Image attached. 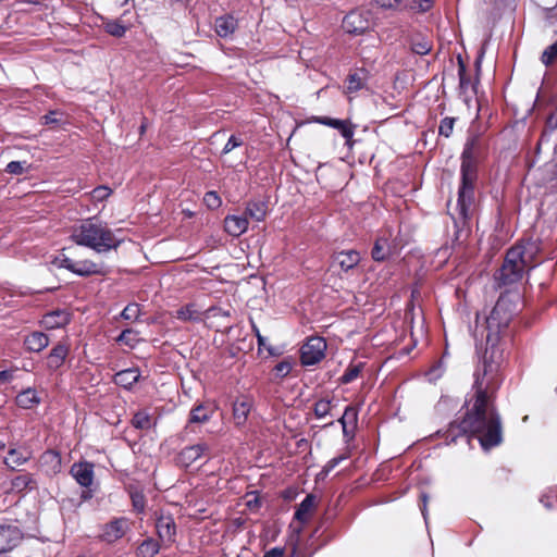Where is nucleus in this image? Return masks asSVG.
I'll return each mask as SVG.
<instances>
[{"instance_id":"f257e3e1","label":"nucleus","mask_w":557,"mask_h":557,"mask_svg":"<svg viewBox=\"0 0 557 557\" xmlns=\"http://www.w3.org/2000/svg\"><path fill=\"white\" fill-rule=\"evenodd\" d=\"M510 315L506 312L503 301L498 300L485 320L486 349L483 356L482 369L475 372L473 388L475 399L472 408L467 411L463 419L457 423L451 422L445 432L448 443H456L458 437L475 435L484 449L502 443V423L499 414L493 404V395L498 389L503 351L497 343L499 334L507 329Z\"/></svg>"},{"instance_id":"f03ea898","label":"nucleus","mask_w":557,"mask_h":557,"mask_svg":"<svg viewBox=\"0 0 557 557\" xmlns=\"http://www.w3.org/2000/svg\"><path fill=\"white\" fill-rule=\"evenodd\" d=\"M483 141L480 135H472L467 139L461 153L460 186L457 203L451 211L448 206L455 226L462 228L468 225L474 213V189L478 180V161L482 154Z\"/></svg>"},{"instance_id":"7ed1b4c3","label":"nucleus","mask_w":557,"mask_h":557,"mask_svg":"<svg viewBox=\"0 0 557 557\" xmlns=\"http://www.w3.org/2000/svg\"><path fill=\"white\" fill-rule=\"evenodd\" d=\"M541 250L536 239H523L511 247L496 275L499 286L511 285L520 281L525 270L535 267V259Z\"/></svg>"},{"instance_id":"20e7f679","label":"nucleus","mask_w":557,"mask_h":557,"mask_svg":"<svg viewBox=\"0 0 557 557\" xmlns=\"http://www.w3.org/2000/svg\"><path fill=\"white\" fill-rule=\"evenodd\" d=\"M71 239L77 245L91 248L97 252L116 249L121 243L110 228L92 220H85L74 227Z\"/></svg>"},{"instance_id":"39448f33","label":"nucleus","mask_w":557,"mask_h":557,"mask_svg":"<svg viewBox=\"0 0 557 557\" xmlns=\"http://www.w3.org/2000/svg\"><path fill=\"white\" fill-rule=\"evenodd\" d=\"M29 373L18 368L14 369H2V384H12L13 391H18L15 396V403L23 409H30L40 403V397L36 389L29 387L27 379Z\"/></svg>"},{"instance_id":"423d86ee","label":"nucleus","mask_w":557,"mask_h":557,"mask_svg":"<svg viewBox=\"0 0 557 557\" xmlns=\"http://www.w3.org/2000/svg\"><path fill=\"white\" fill-rule=\"evenodd\" d=\"M326 343L322 337H310L300 349V360L304 366H313L324 358Z\"/></svg>"},{"instance_id":"0eeeda50","label":"nucleus","mask_w":557,"mask_h":557,"mask_svg":"<svg viewBox=\"0 0 557 557\" xmlns=\"http://www.w3.org/2000/svg\"><path fill=\"white\" fill-rule=\"evenodd\" d=\"M210 450V447L207 443H197L191 446H187L183 448L177 455V463L181 467L188 468L194 462L199 460L202 456H206Z\"/></svg>"},{"instance_id":"6e6552de","label":"nucleus","mask_w":557,"mask_h":557,"mask_svg":"<svg viewBox=\"0 0 557 557\" xmlns=\"http://www.w3.org/2000/svg\"><path fill=\"white\" fill-rule=\"evenodd\" d=\"M129 530L128 520L124 517L115 518L104 524L101 533V539L107 543H114L122 539Z\"/></svg>"},{"instance_id":"1a4fd4ad","label":"nucleus","mask_w":557,"mask_h":557,"mask_svg":"<svg viewBox=\"0 0 557 557\" xmlns=\"http://www.w3.org/2000/svg\"><path fill=\"white\" fill-rule=\"evenodd\" d=\"M361 261L360 253L355 249L342 250L332 256V268H338L347 273L354 270Z\"/></svg>"},{"instance_id":"9d476101","label":"nucleus","mask_w":557,"mask_h":557,"mask_svg":"<svg viewBox=\"0 0 557 557\" xmlns=\"http://www.w3.org/2000/svg\"><path fill=\"white\" fill-rule=\"evenodd\" d=\"M369 27V20L360 11H351L343 18V28L349 34L360 35Z\"/></svg>"},{"instance_id":"9b49d317","label":"nucleus","mask_w":557,"mask_h":557,"mask_svg":"<svg viewBox=\"0 0 557 557\" xmlns=\"http://www.w3.org/2000/svg\"><path fill=\"white\" fill-rule=\"evenodd\" d=\"M253 400L249 396L237 397L233 403V419L237 426L246 423L252 409Z\"/></svg>"},{"instance_id":"f8f14e48","label":"nucleus","mask_w":557,"mask_h":557,"mask_svg":"<svg viewBox=\"0 0 557 557\" xmlns=\"http://www.w3.org/2000/svg\"><path fill=\"white\" fill-rule=\"evenodd\" d=\"M156 529L159 539L165 543L171 544L175 541L176 525L171 516H161L156 522Z\"/></svg>"},{"instance_id":"ddd939ff","label":"nucleus","mask_w":557,"mask_h":557,"mask_svg":"<svg viewBox=\"0 0 557 557\" xmlns=\"http://www.w3.org/2000/svg\"><path fill=\"white\" fill-rule=\"evenodd\" d=\"M342 424L343 436L346 441H350L355 435V430L358 423V411L352 406H347L343 416L338 419Z\"/></svg>"},{"instance_id":"4468645a","label":"nucleus","mask_w":557,"mask_h":557,"mask_svg":"<svg viewBox=\"0 0 557 557\" xmlns=\"http://www.w3.org/2000/svg\"><path fill=\"white\" fill-rule=\"evenodd\" d=\"M317 123L333 127L342 134V136L349 143L354 136V126L347 120L332 119L329 116H317L314 117Z\"/></svg>"},{"instance_id":"2eb2a0df","label":"nucleus","mask_w":557,"mask_h":557,"mask_svg":"<svg viewBox=\"0 0 557 557\" xmlns=\"http://www.w3.org/2000/svg\"><path fill=\"white\" fill-rule=\"evenodd\" d=\"M71 474L76 482L84 486L89 487L94 481V467L89 462H78L71 467Z\"/></svg>"},{"instance_id":"dca6fc26","label":"nucleus","mask_w":557,"mask_h":557,"mask_svg":"<svg viewBox=\"0 0 557 557\" xmlns=\"http://www.w3.org/2000/svg\"><path fill=\"white\" fill-rule=\"evenodd\" d=\"M140 377L141 374L138 368H128L115 373L113 376V382L116 385L131 391L134 385L139 382Z\"/></svg>"},{"instance_id":"f3484780","label":"nucleus","mask_w":557,"mask_h":557,"mask_svg":"<svg viewBox=\"0 0 557 557\" xmlns=\"http://www.w3.org/2000/svg\"><path fill=\"white\" fill-rule=\"evenodd\" d=\"M71 272L79 276L106 274L103 264L96 263L91 260L74 261Z\"/></svg>"},{"instance_id":"a211bd4d","label":"nucleus","mask_w":557,"mask_h":557,"mask_svg":"<svg viewBox=\"0 0 557 557\" xmlns=\"http://www.w3.org/2000/svg\"><path fill=\"white\" fill-rule=\"evenodd\" d=\"M215 412V406L210 403L196 405L191 408L189 413L188 423H206Z\"/></svg>"},{"instance_id":"6ab92c4d","label":"nucleus","mask_w":557,"mask_h":557,"mask_svg":"<svg viewBox=\"0 0 557 557\" xmlns=\"http://www.w3.org/2000/svg\"><path fill=\"white\" fill-rule=\"evenodd\" d=\"M248 228V220L245 215H227L224 219V230L227 234L238 237Z\"/></svg>"},{"instance_id":"aec40b11","label":"nucleus","mask_w":557,"mask_h":557,"mask_svg":"<svg viewBox=\"0 0 557 557\" xmlns=\"http://www.w3.org/2000/svg\"><path fill=\"white\" fill-rule=\"evenodd\" d=\"M237 26V20L231 14L219 16L214 21L215 33L222 38L231 36L236 30Z\"/></svg>"},{"instance_id":"412c9836","label":"nucleus","mask_w":557,"mask_h":557,"mask_svg":"<svg viewBox=\"0 0 557 557\" xmlns=\"http://www.w3.org/2000/svg\"><path fill=\"white\" fill-rule=\"evenodd\" d=\"M70 322V313L65 310H54L46 313L41 324L49 330L59 329Z\"/></svg>"},{"instance_id":"4be33fe9","label":"nucleus","mask_w":557,"mask_h":557,"mask_svg":"<svg viewBox=\"0 0 557 557\" xmlns=\"http://www.w3.org/2000/svg\"><path fill=\"white\" fill-rule=\"evenodd\" d=\"M30 458V451L25 447L10 448L3 462L15 470Z\"/></svg>"},{"instance_id":"5701e85b","label":"nucleus","mask_w":557,"mask_h":557,"mask_svg":"<svg viewBox=\"0 0 557 557\" xmlns=\"http://www.w3.org/2000/svg\"><path fill=\"white\" fill-rule=\"evenodd\" d=\"M22 540V532L16 525H2V553L14 548Z\"/></svg>"},{"instance_id":"b1692460","label":"nucleus","mask_w":557,"mask_h":557,"mask_svg":"<svg viewBox=\"0 0 557 557\" xmlns=\"http://www.w3.org/2000/svg\"><path fill=\"white\" fill-rule=\"evenodd\" d=\"M268 214V203L262 200L248 201L245 208L244 215L253 221L261 222Z\"/></svg>"},{"instance_id":"393cba45","label":"nucleus","mask_w":557,"mask_h":557,"mask_svg":"<svg viewBox=\"0 0 557 557\" xmlns=\"http://www.w3.org/2000/svg\"><path fill=\"white\" fill-rule=\"evenodd\" d=\"M24 345L27 350L39 352L49 345V338L42 332H34L25 337Z\"/></svg>"},{"instance_id":"a878e982","label":"nucleus","mask_w":557,"mask_h":557,"mask_svg":"<svg viewBox=\"0 0 557 557\" xmlns=\"http://www.w3.org/2000/svg\"><path fill=\"white\" fill-rule=\"evenodd\" d=\"M67 352L69 349L64 344H58L57 346H54L47 358V364L49 369H59L63 364L67 356Z\"/></svg>"},{"instance_id":"bb28decb","label":"nucleus","mask_w":557,"mask_h":557,"mask_svg":"<svg viewBox=\"0 0 557 557\" xmlns=\"http://www.w3.org/2000/svg\"><path fill=\"white\" fill-rule=\"evenodd\" d=\"M401 11H410L412 13L429 12L434 4L433 0H403Z\"/></svg>"},{"instance_id":"cd10ccee","label":"nucleus","mask_w":557,"mask_h":557,"mask_svg":"<svg viewBox=\"0 0 557 557\" xmlns=\"http://www.w3.org/2000/svg\"><path fill=\"white\" fill-rule=\"evenodd\" d=\"M315 506V496L309 494L305 497V499L299 504L297 510L295 511V519L300 522H306L309 519L311 511Z\"/></svg>"},{"instance_id":"c85d7f7f","label":"nucleus","mask_w":557,"mask_h":557,"mask_svg":"<svg viewBox=\"0 0 557 557\" xmlns=\"http://www.w3.org/2000/svg\"><path fill=\"white\" fill-rule=\"evenodd\" d=\"M391 255V246L386 238L380 237L375 240L371 251L372 259L377 262L385 261Z\"/></svg>"},{"instance_id":"c756f323","label":"nucleus","mask_w":557,"mask_h":557,"mask_svg":"<svg viewBox=\"0 0 557 557\" xmlns=\"http://www.w3.org/2000/svg\"><path fill=\"white\" fill-rule=\"evenodd\" d=\"M367 72L364 70L356 71L348 75L346 88L348 92H356L366 86Z\"/></svg>"},{"instance_id":"7c9ffc66","label":"nucleus","mask_w":557,"mask_h":557,"mask_svg":"<svg viewBox=\"0 0 557 557\" xmlns=\"http://www.w3.org/2000/svg\"><path fill=\"white\" fill-rule=\"evenodd\" d=\"M160 550L158 542L152 539L145 540L137 548L140 557H154Z\"/></svg>"},{"instance_id":"2f4dec72","label":"nucleus","mask_w":557,"mask_h":557,"mask_svg":"<svg viewBox=\"0 0 557 557\" xmlns=\"http://www.w3.org/2000/svg\"><path fill=\"white\" fill-rule=\"evenodd\" d=\"M175 318L184 322L197 321L200 320V312L195 309L194 305H186L176 310Z\"/></svg>"},{"instance_id":"473e14b6","label":"nucleus","mask_w":557,"mask_h":557,"mask_svg":"<svg viewBox=\"0 0 557 557\" xmlns=\"http://www.w3.org/2000/svg\"><path fill=\"white\" fill-rule=\"evenodd\" d=\"M431 49L432 44L423 37L414 38L411 41V50L416 54L425 55L431 51Z\"/></svg>"},{"instance_id":"72a5a7b5","label":"nucleus","mask_w":557,"mask_h":557,"mask_svg":"<svg viewBox=\"0 0 557 557\" xmlns=\"http://www.w3.org/2000/svg\"><path fill=\"white\" fill-rule=\"evenodd\" d=\"M119 343H122L131 348H134L139 342L138 332L127 329L124 330L116 338Z\"/></svg>"},{"instance_id":"f704fd0d","label":"nucleus","mask_w":557,"mask_h":557,"mask_svg":"<svg viewBox=\"0 0 557 557\" xmlns=\"http://www.w3.org/2000/svg\"><path fill=\"white\" fill-rule=\"evenodd\" d=\"M132 424L139 430H148L151 426V417L146 411H139L134 414Z\"/></svg>"},{"instance_id":"c9c22d12","label":"nucleus","mask_w":557,"mask_h":557,"mask_svg":"<svg viewBox=\"0 0 557 557\" xmlns=\"http://www.w3.org/2000/svg\"><path fill=\"white\" fill-rule=\"evenodd\" d=\"M129 496L132 499V505L134 510L137 512H144L146 507V497L143 493V491H139L137 488H132L129 491Z\"/></svg>"},{"instance_id":"e433bc0d","label":"nucleus","mask_w":557,"mask_h":557,"mask_svg":"<svg viewBox=\"0 0 557 557\" xmlns=\"http://www.w3.org/2000/svg\"><path fill=\"white\" fill-rule=\"evenodd\" d=\"M104 30L113 37L121 38L125 35L127 27L120 21H109L104 23Z\"/></svg>"},{"instance_id":"4c0bfd02","label":"nucleus","mask_w":557,"mask_h":557,"mask_svg":"<svg viewBox=\"0 0 557 557\" xmlns=\"http://www.w3.org/2000/svg\"><path fill=\"white\" fill-rule=\"evenodd\" d=\"M362 368H363L362 363L350 364L345 370L344 374L339 377V382L342 384L351 383L354 380H356L359 376Z\"/></svg>"},{"instance_id":"58836bf2","label":"nucleus","mask_w":557,"mask_h":557,"mask_svg":"<svg viewBox=\"0 0 557 557\" xmlns=\"http://www.w3.org/2000/svg\"><path fill=\"white\" fill-rule=\"evenodd\" d=\"M51 265L58 269H66L71 272L73 268L74 260L69 258L65 253L61 252L58 256L53 257L50 261Z\"/></svg>"},{"instance_id":"ea45409f","label":"nucleus","mask_w":557,"mask_h":557,"mask_svg":"<svg viewBox=\"0 0 557 557\" xmlns=\"http://www.w3.org/2000/svg\"><path fill=\"white\" fill-rule=\"evenodd\" d=\"M332 409V403L329 399H320L314 404V416L319 419L326 417Z\"/></svg>"},{"instance_id":"a19ab883","label":"nucleus","mask_w":557,"mask_h":557,"mask_svg":"<svg viewBox=\"0 0 557 557\" xmlns=\"http://www.w3.org/2000/svg\"><path fill=\"white\" fill-rule=\"evenodd\" d=\"M125 320H137L140 315V308L138 304H128L121 313Z\"/></svg>"},{"instance_id":"79ce46f5","label":"nucleus","mask_w":557,"mask_h":557,"mask_svg":"<svg viewBox=\"0 0 557 557\" xmlns=\"http://www.w3.org/2000/svg\"><path fill=\"white\" fill-rule=\"evenodd\" d=\"M63 113L60 111H49L47 114L40 117L42 125L60 124L62 122Z\"/></svg>"},{"instance_id":"37998d69","label":"nucleus","mask_w":557,"mask_h":557,"mask_svg":"<svg viewBox=\"0 0 557 557\" xmlns=\"http://www.w3.org/2000/svg\"><path fill=\"white\" fill-rule=\"evenodd\" d=\"M557 58V41L548 46L542 53V62L545 65L552 64Z\"/></svg>"},{"instance_id":"c03bdc74","label":"nucleus","mask_w":557,"mask_h":557,"mask_svg":"<svg viewBox=\"0 0 557 557\" xmlns=\"http://www.w3.org/2000/svg\"><path fill=\"white\" fill-rule=\"evenodd\" d=\"M454 124H455V119L454 117H445V119H443L441 121L440 127H438L440 135L445 136L446 138H448L451 135V133H453Z\"/></svg>"},{"instance_id":"a18cd8bd","label":"nucleus","mask_w":557,"mask_h":557,"mask_svg":"<svg viewBox=\"0 0 557 557\" xmlns=\"http://www.w3.org/2000/svg\"><path fill=\"white\" fill-rule=\"evenodd\" d=\"M458 76H459V86L461 89H465L469 85L470 79L467 76L466 64L462 61L460 55L458 57Z\"/></svg>"},{"instance_id":"49530a36","label":"nucleus","mask_w":557,"mask_h":557,"mask_svg":"<svg viewBox=\"0 0 557 557\" xmlns=\"http://www.w3.org/2000/svg\"><path fill=\"white\" fill-rule=\"evenodd\" d=\"M203 201H205L206 206L211 210L218 209L222 203L220 196L215 191L206 193L205 197H203Z\"/></svg>"},{"instance_id":"de8ad7c7","label":"nucleus","mask_w":557,"mask_h":557,"mask_svg":"<svg viewBox=\"0 0 557 557\" xmlns=\"http://www.w3.org/2000/svg\"><path fill=\"white\" fill-rule=\"evenodd\" d=\"M27 169L26 161H12L5 166V172L10 174L21 175Z\"/></svg>"},{"instance_id":"09e8293b","label":"nucleus","mask_w":557,"mask_h":557,"mask_svg":"<svg viewBox=\"0 0 557 557\" xmlns=\"http://www.w3.org/2000/svg\"><path fill=\"white\" fill-rule=\"evenodd\" d=\"M293 366L288 359H284L274 367L275 375L278 377H285L289 374Z\"/></svg>"},{"instance_id":"8fccbe9b","label":"nucleus","mask_w":557,"mask_h":557,"mask_svg":"<svg viewBox=\"0 0 557 557\" xmlns=\"http://www.w3.org/2000/svg\"><path fill=\"white\" fill-rule=\"evenodd\" d=\"M376 5L384 10L401 11L403 0H374Z\"/></svg>"},{"instance_id":"3c124183","label":"nucleus","mask_w":557,"mask_h":557,"mask_svg":"<svg viewBox=\"0 0 557 557\" xmlns=\"http://www.w3.org/2000/svg\"><path fill=\"white\" fill-rule=\"evenodd\" d=\"M111 195V189L107 186H98L91 191L95 201H102Z\"/></svg>"},{"instance_id":"603ef678","label":"nucleus","mask_w":557,"mask_h":557,"mask_svg":"<svg viewBox=\"0 0 557 557\" xmlns=\"http://www.w3.org/2000/svg\"><path fill=\"white\" fill-rule=\"evenodd\" d=\"M30 482L32 480L27 474L17 475L12 480V487L17 491H23L28 486Z\"/></svg>"},{"instance_id":"864d4df0","label":"nucleus","mask_w":557,"mask_h":557,"mask_svg":"<svg viewBox=\"0 0 557 557\" xmlns=\"http://www.w3.org/2000/svg\"><path fill=\"white\" fill-rule=\"evenodd\" d=\"M540 9L552 13L557 9V0H532Z\"/></svg>"},{"instance_id":"5fc2aeb1","label":"nucleus","mask_w":557,"mask_h":557,"mask_svg":"<svg viewBox=\"0 0 557 557\" xmlns=\"http://www.w3.org/2000/svg\"><path fill=\"white\" fill-rule=\"evenodd\" d=\"M348 458V454H342L337 457H334L330 459L326 465L323 467V472L329 473L331 472L335 467H337L342 461L346 460Z\"/></svg>"},{"instance_id":"6e6d98bb","label":"nucleus","mask_w":557,"mask_h":557,"mask_svg":"<svg viewBox=\"0 0 557 557\" xmlns=\"http://www.w3.org/2000/svg\"><path fill=\"white\" fill-rule=\"evenodd\" d=\"M243 145V141L240 138L232 135L227 143L225 144L224 148L222 149V154L230 153L233 149L240 147Z\"/></svg>"},{"instance_id":"4d7b16f0","label":"nucleus","mask_w":557,"mask_h":557,"mask_svg":"<svg viewBox=\"0 0 557 557\" xmlns=\"http://www.w3.org/2000/svg\"><path fill=\"white\" fill-rule=\"evenodd\" d=\"M263 557H284V549L280 547H274L271 550L267 552Z\"/></svg>"},{"instance_id":"13d9d810","label":"nucleus","mask_w":557,"mask_h":557,"mask_svg":"<svg viewBox=\"0 0 557 557\" xmlns=\"http://www.w3.org/2000/svg\"><path fill=\"white\" fill-rule=\"evenodd\" d=\"M420 498H421V503H422L420 506L421 512H422L424 519L426 520V505H428L429 496L425 493H422Z\"/></svg>"},{"instance_id":"bf43d9fd","label":"nucleus","mask_w":557,"mask_h":557,"mask_svg":"<svg viewBox=\"0 0 557 557\" xmlns=\"http://www.w3.org/2000/svg\"><path fill=\"white\" fill-rule=\"evenodd\" d=\"M253 332H255V334L257 336L259 347H265V337H263L260 334V331H259V329L256 325H253Z\"/></svg>"},{"instance_id":"052dcab7","label":"nucleus","mask_w":557,"mask_h":557,"mask_svg":"<svg viewBox=\"0 0 557 557\" xmlns=\"http://www.w3.org/2000/svg\"><path fill=\"white\" fill-rule=\"evenodd\" d=\"M172 4L174 3H181V4H185L188 2V0H169Z\"/></svg>"},{"instance_id":"680f3d73","label":"nucleus","mask_w":557,"mask_h":557,"mask_svg":"<svg viewBox=\"0 0 557 557\" xmlns=\"http://www.w3.org/2000/svg\"><path fill=\"white\" fill-rule=\"evenodd\" d=\"M146 129V125L143 123L141 126H140V133H144Z\"/></svg>"},{"instance_id":"e2e57ef3","label":"nucleus","mask_w":557,"mask_h":557,"mask_svg":"<svg viewBox=\"0 0 557 557\" xmlns=\"http://www.w3.org/2000/svg\"><path fill=\"white\" fill-rule=\"evenodd\" d=\"M51 456H53L55 459L59 460V455L57 453H50Z\"/></svg>"},{"instance_id":"0e129e2a","label":"nucleus","mask_w":557,"mask_h":557,"mask_svg":"<svg viewBox=\"0 0 557 557\" xmlns=\"http://www.w3.org/2000/svg\"><path fill=\"white\" fill-rule=\"evenodd\" d=\"M128 2V0H120L121 5H124Z\"/></svg>"},{"instance_id":"69168bd1","label":"nucleus","mask_w":557,"mask_h":557,"mask_svg":"<svg viewBox=\"0 0 557 557\" xmlns=\"http://www.w3.org/2000/svg\"><path fill=\"white\" fill-rule=\"evenodd\" d=\"M333 423H334V422L332 421V422H330V423L325 424V425H324V428L331 426V425H333Z\"/></svg>"}]
</instances>
